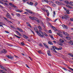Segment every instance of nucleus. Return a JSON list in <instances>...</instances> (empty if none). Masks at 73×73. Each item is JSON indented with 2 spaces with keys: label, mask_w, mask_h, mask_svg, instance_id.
<instances>
[{
  "label": "nucleus",
  "mask_w": 73,
  "mask_h": 73,
  "mask_svg": "<svg viewBox=\"0 0 73 73\" xmlns=\"http://www.w3.org/2000/svg\"><path fill=\"white\" fill-rule=\"evenodd\" d=\"M6 16V17L7 18H9V19H12V17L11 16V15H10L9 13H7Z\"/></svg>",
  "instance_id": "3"
},
{
  "label": "nucleus",
  "mask_w": 73,
  "mask_h": 73,
  "mask_svg": "<svg viewBox=\"0 0 73 73\" xmlns=\"http://www.w3.org/2000/svg\"><path fill=\"white\" fill-rule=\"evenodd\" d=\"M48 44H50V45H53V43H52V42L50 41H49L48 42Z\"/></svg>",
  "instance_id": "23"
},
{
  "label": "nucleus",
  "mask_w": 73,
  "mask_h": 73,
  "mask_svg": "<svg viewBox=\"0 0 73 73\" xmlns=\"http://www.w3.org/2000/svg\"><path fill=\"white\" fill-rule=\"evenodd\" d=\"M53 14L54 15H56V12H55V11H53Z\"/></svg>",
  "instance_id": "62"
},
{
  "label": "nucleus",
  "mask_w": 73,
  "mask_h": 73,
  "mask_svg": "<svg viewBox=\"0 0 73 73\" xmlns=\"http://www.w3.org/2000/svg\"><path fill=\"white\" fill-rule=\"evenodd\" d=\"M43 44L44 45V46L46 47V48H47V49H48L49 48V47H48V46L46 44H45L44 43H43Z\"/></svg>",
  "instance_id": "18"
},
{
  "label": "nucleus",
  "mask_w": 73,
  "mask_h": 73,
  "mask_svg": "<svg viewBox=\"0 0 73 73\" xmlns=\"http://www.w3.org/2000/svg\"><path fill=\"white\" fill-rule=\"evenodd\" d=\"M26 24L28 27H29L30 28H31V25H30L29 22H26Z\"/></svg>",
  "instance_id": "13"
},
{
  "label": "nucleus",
  "mask_w": 73,
  "mask_h": 73,
  "mask_svg": "<svg viewBox=\"0 0 73 73\" xmlns=\"http://www.w3.org/2000/svg\"><path fill=\"white\" fill-rule=\"evenodd\" d=\"M35 31L36 33H37V34L40 37H44V34L43 33H42V34L38 32V29H37L36 28L35 29L34 28Z\"/></svg>",
  "instance_id": "1"
},
{
  "label": "nucleus",
  "mask_w": 73,
  "mask_h": 73,
  "mask_svg": "<svg viewBox=\"0 0 73 73\" xmlns=\"http://www.w3.org/2000/svg\"><path fill=\"white\" fill-rule=\"evenodd\" d=\"M38 4V3H37L36 2L35 4V6H36V5H37Z\"/></svg>",
  "instance_id": "51"
},
{
  "label": "nucleus",
  "mask_w": 73,
  "mask_h": 73,
  "mask_svg": "<svg viewBox=\"0 0 73 73\" xmlns=\"http://www.w3.org/2000/svg\"><path fill=\"white\" fill-rule=\"evenodd\" d=\"M14 35L15 36V37H17V38H21V37H20L17 35H15V34H14Z\"/></svg>",
  "instance_id": "20"
},
{
  "label": "nucleus",
  "mask_w": 73,
  "mask_h": 73,
  "mask_svg": "<svg viewBox=\"0 0 73 73\" xmlns=\"http://www.w3.org/2000/svg\"><path fill=\"white\" fill-rule=\"evenodd\" d=\"M17 29L18 30H19V31H20V32H23V30L21 29L17 28Z\"/></svg>",
  "instance_id": "12"
},
{
  "label": "nucleus",
  "mask_w": 73,
  "mask_h": 73,
  "mask_svg": "<svg viewBox=\"0 0 73 73\" xmlns=\"http://www.w3.org/2000/svg\"><path fill=\"white\" fill-rule=\"evenodd\" d=\"M42 9L43 11H46V10H45V9H44V8H42Z\"/></svg>",
  "instance_id": "46"
},
{
  "label": "nucleus",
  "mask_w": 73,
  "mask_h": 73,
  "mask_svg": "<svg viewBox=\"0 0 73 73\" xmlns=\"http://www.w3.org/2000/svg\"><path fill=\"white\" fill-rule=\"evenodd\" d=\"M6 56L8 58H10V56H9V55H7Z\"/></svg>",
  "instance_id": "45"
},
{
  "label": "nucleus",
  "mask_w": 73,
  "mask_h": 73,
  "mask_svg": "<svg viewBox=\"0 0 73 73\" xmlns=\"http://www.w3.org/2000/svg\"><path fill=\"white\" fill-rule=\"evenodd\" d=\"M50 18H49L48 17L47 18V19L46 20H48V21H50Z\"/></svg>",
  "instance_id": "47"
},
{
  "label": "nucleus",
  "mask_w": 73,
  "mask_h": 73,
  "mask_svg": "<svg viewBox=\"0 0 73 73\" xmlns=\"http://www.w3.org/2000/svg\"><path fill=\"white\" fill-rule=\"evenodd\" d=\"M10 59H11V60H12V59H13V56H11V57H10Z\"/></svg>",
  "instance_id": "53"
},
{
  "label": "nucleus",
  "mask_w": 73,
  "mask_h": 73,
  "mask_svg": "<svg viewBox=\"0 0 73 73\" xmlns=\"http://www.w3.org/2000/svg\"><path fill=\"white\" fill-rule=\"evenodd\" d=\"M27 1H28V0H23V2H26Z\"/></svg>",
  "instance_id": "57"
},
{
  "label": "nucleus",
  "mask_w": 73,
  "mask_h": 73,
  "mask_svg": "<svg viewBox=\"0 0 73 73\" xmlns=\"http://www.w3.org/2000/svg\"><path fill=\"white\" fill-rule=\"evenodd\" d=\"M44 1L45 2L47 3H49V1H48V0H44Z\"/></svg>",
  "instance_id": "41"
},
{
  "label": "nucleus",
  "mask_w": 73,
  "mask_h": 73,
  "mask_svg": "<svg viewBox=\"0 0 73 73\" xmlns=\"http://www.w3.org/2000/svg\"><path fill=\"white\" fill-rule=\"evenodd\" d=\"M9 5H10V6L12 7H13L14 8H17V6H15V5H14L13 3H9Z\"/></svg>",
  "instance_id": "7"
},
{
  "label": "nucleus",
  "mask_w": 73,
  "mask_h": 73,
  "mask_svg": "<svg viewBox=\"0 0 73 73\" xmlns=\"http://www.w3.org/2000/svg\"><path fill=\"white\" fill-rule=\"evenodd\" d=\"M5 32H6V33H9V32L8 31H5Z\"/></svg>",
  "instance_id": "63"
},
{
  "label": "nucleus",
  "mask_w": 73,
  "mask_h": 73,
  "mask_svg": "<svg viewBox=\"0 0 73 73\" xmlns=\"http://www.w3.org/2000/svg\"><path fill=\"white\" fill-rule=\"evenodd\" d=\"M69 11H70L69 10V9L67 10L66 11V13H67V14H69L70 13H69Z\"/></svg>",
  "instance_id": "26"
},
{
  "label": "nucleus",
  "mask_w": 73,
  "mask_h": 73,
  "mask_svg": "<svg viewBox=\"0 0 73 73\" xmlns=\"http://www.w3.org/2000/svg\"><path fill=\"white\" fill-rule=\"evenodd\" d=\"M0 66H1V68L2 69H3V70H7V69H6L5 68H4V67H3V66H1V65H0Z\"/></svg>",
  "instance_id": "16"
},
{
  "label": "nucleus",
  "mask_w": 73,
  "mask_h": 73,
  "mask_svg": "<svg viewBox=\"0 0 73 73\" xmlns=\"http://www.w3.org/2000/svg\"><path fill=\"white\" fill-rule=\"evenodd\" d=\"M52 48H51L50 49V50H51L52 51L54 52H55V53H57V52L56 50H55V49H56V50H57V47L54 46H53L52 47Z\"/></svg>",
  "instance_id": "2"
},
{
  "label": "nucleus",
  "mask_w": 73,
  "mask_h": 73,
  "mask_svg": "<svg viewBox=\"0 0 73 73\" xmlns=\"http://www.w3.org/2000/svg\"><path fill=\"white\" fill-rule=\"evenodd\" d=\"M62 49V47L60 46L58 48H57V50H61Z\"/></svg>",
  "instance_id": "29"
},
{
  "label": "nucleus",
  "mask_w": 73,
  "mask_h": 73,
  "mask_svg": "<svg viewBox=\"0 0 73 73\" xmlns=\"http://www.w3.org/2000/svg\"><path fill=\"white\" fill-rule=\"evenodd\" d=\"M70 21H73V18H71L70 19Z\"/></svg>",
  "instance_id": "52"
},
{
  "label": "nucleus",
  "mask_w": 73,
  "mask_h": 73,
  "mask_svg": "<svg viewBox=\"0 0 73 73\" xmlns=\"http://www.w3.org/2000/svg\"><path fill=\"white\" fill-rule=\"evenodd\" d=\"M57 35H58V36H60V37H62V34H60L59 33H57Z\"/></svg>",
  "instance_id": "25"
},
{
  "label": "nucleus",
  "mask_w": 73,
  "mask_h": 73,
  "mask_svg": "<svg viewBox=\"0 0 73 73\" xmlns=\"http://www.w3.org/2000/svg\"><path fill=\"white\" fill-rule=\"evenodd\" d=\"M14 57H15V58H19V57L15 55Z\"/></svg>",
  "instance_id": "43"
},
{
  "label": "nucleus",
  "mask_w": 73,
  "mask_h": 73,
  "mask_svg": "<svg viewBox=\"0 0 73 73\" xmlns=\"http://www.w3.org/2000/svg\"><path fill=\"white\" fill-rule=\"evenodd\" d=\"M68 55H70V56H71V57H72L73 58V55L71 53H69Z\"/></svg>",
  "instance_id": "28"
},
{
  "label": "nucleus",
  "mask_w": 73,
  "mask_h": 73,
  "mask_svg": "<svg viewBox=\"0 0 73 73\" xmlns=\"http://www.w3.org/2000/svg\"><path fill=\"white\" fill-rule=\"evenodd\" d=\"M29 18L31 19V20H33V17H29Z\"/></svg>",
  "instance_id": "37"
},
{
  "label": "nucleus",
  "mask_w": 73,
  "mask_h": 73,
  "mask_svg": "<svg viewBox=\"0 0 73 73\" xmlns=\"http://www.w3.org/2000/svg\"><path fill=\"white\" fill-rule=\"evenodd\" d=\"M46 12L47 16H49V11H48V10H46Z\"/></svg>",
  "instance_id": "17"
},
{
  "label": "nucleus",
  "mask_w": 73,
  "mask_h": 73,
  "mask_svg": "<svg viewBox=\"0 0 73 73\" xmlns=\"http://www.w3.org/2000/svg\"><path fill=\"white\" fill-rule=\"evenodd\" d=\"M65 17V19H67L68 18H69V16L68 15H64Z\"/></svg>",
  "instance_id": "14"
},
{
  "label": "nucleus",
  "mask_w": 73,
  "mask_h": 73,
  "mask_svg": "<svg viewBox=\"0 0 73 73\" xmlns=\"http://www.w3.org/2000/svg\"><path fill=\"white\" fill-rule=\"evenodd\" d=\"M69 4H70V5H73V2H70Z\"/></svg>",
  "instance_id": "31"
},
{
  "label": "nucleus",
  "mask_w": 73,
  "mask_h": 73,
  "mask_svg": "<svg viewBox=\"0 0 73 73\" xmlns=\"http://www.w3.org/2000/svg\"><path fill=\"white\" fill-rule=\"evenodd\" d=\"M30 29L31 32H32V33H33L34 35H35V33H34V32H33V31H32L31 29Z\"/></svg>",
  "instance_id": "38"
},
{
  "label": "nucleus",
  "mask_w": 73,
  "mask_h": 73,
  "mask_svg": "<svg viewBox=\"0 0 73 73\" xmlns=\"http://www.w3.org/2000/svg\"><path fill=\"white\" fill-rule=\"evenodd\" d=\"M28 4H30L31 5H33V3L31 2H30V3H28Z\"/></svg>",
  "instance_id": "32"
},
{
  "label": "nucleus",
  "mask_w": 73,
  "mask_h": 73,
  "mask_svg": "<svg viewBox=\"0 0 73 73\" xmlns=\"http://www.w3.org/2000/svg\"><path fill=\"white\" fill-rule=\"evenodd\" d=\"M50 27L54 31H57V29L54 27L52 25Z\"/></svg>",
  "instance_id": "10"
},
{
  "label": "nucleus",
  "mask_w": 73,
  "mask_h": 73,
  "mask_svg": "<svg viewBox=\"0 0 73 73\" xmlns=\"http://www.w3.org/2000/svg\"><path fill=\"white\" fill-rule=\"evenodd\" d=\"M25 11H27V12H28L29 13H30V14H33V15H34V14H35V13H34L32 12V11H31V10L26 9Z\"/></svg>",
  "instance_id": "5"
},
{
  "label": "nucleus",
  "mask_w": 73,
  "mask_h": 73,
  "mask_svg": "<svg viewBox=\"0 0 73 73\" xmlns=\"http://www.w3.org/2000/svg\"><path fill=\"white\" fill-rule=\"evenodd\" d=\"M38 28L39 30V32H40V33H41V34L43 33L41 31H42V28H41V27L40 26H38Z\"/></svg>",
  "instance_id": "4"
},
{
  "label": "nucleus",
  "mask_w": 73,
  "mask_h": 73,
  "mask_svg": "<svg viewBox=\"0 0 73 73\" xmlns=\"http://www.w3.org/2000/svg\"><path fill=\"white\" fill-rule=\"evenodd\" d=\"M1 72L3 73H4V71L3 70H1Z\"/></svg>",
  "instance_id": "49"
},
{
  "label": "nucleus",
  "mask_w": 73,
  "mask_h": 73,
  "mask_svg": "<svg viewBox=\"0 0 73 73\" xmlns=\"http://www.w3.org/2000/svg\"><path fill=\"white\" fill-rule=\"evenodd\" d=\"M63 34H64L65 35H66V36H69V34L66 33V32H64V31H63Z\"/></svg>",
  "instance_id": "11"
},
{
  "label": "nucleus",
  "mask_w": 73,
  "mask_h": 73,
  "mask_svg": "<svg viewBox=\"0 0 73 73\" xmlns=\"http://www.w3.org/2000/svg\"><path fill=\"white\" fill-rule=\"evenodd\" d=\"M8 45L9 46H13V45L11 44H8Z\"/></svg>",
  "instance_id": "54"
},
{
  "label": "nucleus",
  "mask_w": 73,
  "mask_h": 73,
  "mask_svg": "<svg viewBox=\"0 0 73 73\" xmlns=\"http://www.w3.org/2000/svg\"><path fill=\"white\" fill-rule=\"evenodd\" d=\"M68 68L70 70H72V71H73V69L72 68L70 67H68Z\"/></svg>",
  "instance_id": "36"
},
{
  "label": "nucleus",
  "mask_w": 73,
  "mask_h": 73,
  "mask_svg": "<svg viewBox=\"0 0 73 73\" xmlns=\"http://www.w3.org/2000/svg\"><path fill=\"white\" fill-rule=\"evenodd\" d=\"M63 8L64 9V10H65V11H66V10H67V9L66 8L64 7H63Z\"/></svg>",
  "instance_id": "64"
},
{
  "label": "nucleus",
  "mask_w": 73,
  "mask_h": 73,
  "mask_svg": "<svg viewBox=\"0 0 73 73\" xmlns=\"http://www.w3.org/2000/svg\"><path fill=\"white\" fill-rule=\"evenodd\" d=\"M59 41L60 42H64V41L61 39H60Z\"/></svg>",
  "instance_id": "21"
},
{
  "label": "nucleus",
  "mask_w": 73,
  "mask_h": 73,
  "mask_svg": "<svg viewBox=\"0 0 73 73\" xmlns=\"http://www.w3.org/2000/svg\"><path fill=\"white\" fill-rule=\"evenodd\" d=\"M66 7H68V8H70L71 9H72V7L70 6L69 5H66Z\"/></svg>",
  "instance_id": "19"
},
{
  "label": "nucleus",
  "mask_w": 73,
  "mask_h": 73,
  "mask_svg": "<svg viewBox=\"0 0 73 73\" xmlns=\"http://www.w3.org/2000/svg\"><path fill=\"white\" fill-rule=\"evenodd\" d=\"M38 52L39 53H40V54H41L42 53V52H41V50H39L38 51Z\"/></svg>",
  "instance_id": "35"
},
{
  "label": "nucleus",
  "mask_w": 73,
  "mask_h": 73,
  "mask_svg": "<svg viewBox=\"0 0 73 73\" xmlns=\"http://www.w3.org/2000/svg\"><path fill=\"white\" fill-rule=\"evenodd\" d=\"M47 54L48 55V56H51V54H50V50H48L47 51Z\"/></svg>",
  "instance_id": "15"
},
{
  "label": "nucleus",
  "mask_w": 73,
  "mask_h": 73,
  "mask_svg": "<svg viewBox=\"0 0 73 73\" xmlns=\"http://www.w3.org/2000/svg\"><path fill=\"white\" fill-rule=\"evenodd\" d=\"M61 18L62 19H65V16H62Z\"/></svg>",
  "instance_id": "34"
},
{
  "label": "nucleus",
  "mask_w": 73,
  "mask_h": 73,
  "mask_svg": "<svg viewBox=\"0 0 73 73\" xmlns=\"http://www.w3.org/2000/svg\"><path fill=\"white\" fill-rule=\"evenodd\" d=\"M7 53V51L6 50L4 49L2 50L0 52V53H4V54H6Z\"/></svg>",
  "instance_id": "6"
},
{
  "label": "nucleus",
  "mask_w": 73,
  "mask_h": 73,
  "mask_svg": "<svg viewBox=\"0 0 73 73\" xmlns=\"http://www.w3.org/2000/svg\"><path fill=\"white\" fill-rule=\"evenodd\" d=\"M64 1L66 4H69V2L68 1Z\"/></svg>",
  "instance_id": "33"
},
{
  "label": "nucleus",
  "mask_w": 73,
  "mask_h": 73,
  "mask_svg": "<svg viewBox=\"0 0 73 73\" xmlns=\"http://www.w3.org/2000/svg\"><path fill=\"white\" fill-rule=\"evenodd\" d=\"M44 35L45 36H48V35H47V34H46L44 33Z\"/></svg>",
  "instance_id": "59"
},
{
  "label": "nucleus",
  "mask_w": 73,
  "mask_h": 73,
  "mask_svg": "<svg viewBox=\"0 0 73 73\" xmlns=\"http://www.w3.org/2000/svg\"><path fill=\"white\" fill-rule=\"evenodd\" d=\"M23 37L25 38H28V37L25 35H23Z\"/></svg>",
  "instance_id": "22"
},
{
  "label": "nucleus",
  "mask_w": 73,
  "mask_h": 73,
  "mask_svg": "<svg viewBox=\"0 0 73 73\" xmlns=\"http://www.w3.org/2000/svg\"><path fill=\"white\" fill-rule=\"evenodd\" d=\"M21 44L22 45H23V46L25 45V44H24V42H21Z\"/></svg>",
  "instance_id": "39"
},
{
  "label": "nucleus",
  "mask_w": 73,
  "mask_h": 73,
  "mask_svg": "<svg viewBox=\"0 0 73 73\" xmlns=\"http://www.w3.org/2000/svg\"><path fill=\"white\" fill-rule=\"evenodd\" d=\"M15 32H16V33H18V34L19 35H20V36H21V34H20V33L19 31H15Z\"/></svg>",
  "instance_id": "24"
},
{
  "label": "nucleus",
  "mask_w": 73,
  "mask_h": 73,
  "mask_svg": "<svg viewBox=\"0 0 73 73\" xmlns=\"http://www.w3.org/2000/svg\"><path fill=\"white\" fill-rule=\"evenodd\" d=\"M3 18L4 19H5V20H7V18L4 17Z\"/></svg>",
  "instance_id": "58"
},
{
  "label": "nucleus",
  "mask_w": 73,
  "mask_h": 73,
  "mask_svg": "<svg viewBox=\"0 0 73 73\" xmlns=\"http://www.w3.org/2000/svg\"><path fill=\"white\" fill-rule=\"evenodd\" d=\"M52 6H53V7H56V5L55 4H52Z\"/></svg>",
  "instance_id": "55"
},
{
  "label": "nucleus",
  "mask_w": 73,
  "mask_h": 73,
  "mask_svg": "<svg viewBox=\"0 0 73 73\" xmlns=\"http://www.w3.org/2000/svg\"><path fill=\"white\" fill-rule=\"evenodd\" d=\"M26 67H27L29 69V68H30L29 67V66H28V65H27V64H26Z\"/></svg>",
  "instance_id": "48"
},
{
  "label": "nucleus",
  "mask_w": 73,
  "mask_h": 73,
  "mask_svg": "<svg viewBox=\"0 0 73 73\" xmlns=\"http://www.w3.org/2000/svg\"><path fill=\"white\" fill-rule=\"evenodd\" d=\"M62 69H64V70H66V71H67V70H66V68H63Z\"/></svg>",
  "instance_id": "44"
},
{
  "label": "nucleus",
  "mask_w": 73,
  "mask_h": 73,
  "mask_svg": "<svg viewBox=\"0 0 73 73\" xmlns=\"http://www.w3.org/2000/svg\"><path fill=\"white\" fill-rule=\"evenodd\" d=\"M16 15L18 17H20V14H19V13L16 14Z\"/></svg>",
  "instance_id": "30"
},
{
  "label": "nucleus",
  "mask_w": 73,
  "mask_h": 73,
  "mask_svg": "<svg viewBox=\"0 0 73 73\" xmlns=\"http://www.w3.org/2000/svg\"><path fill=\"white\" fill-rule=\"evenodd\" d=\"M17 11L19 12H20V13H21V12H23V11H20L19 10V11Z\"/></svg>",
  "instance_id": "56"
},
{
  "label": "nucleus",
  "mask_w": 73,
  "mask_h": 73,
  "mask_svg": "<svg viewBox=\"0 0 73 73\" xmlns=\"http://www.w3.org/2000/svg\"><path fill=\"white\" fill-rule=\"evenodd\" d=\"M49 33H52V31L51 30H50L49 31Z\"/></svg>",
  "instance_id": "50"
},
{
  "label": "nucleus",
  "mask_w": 73,
  "mask_h": 73,
  "mask_svg": "<svg viewBox=\"0 0 73 73\" xmlns=\"http://www.w3.org/2000/svg\"><path fill=\"white\" fill-rule=\"evenodd\" d=\"M70 44L71 45H73V41L72 40H70Z\"/></svg>",
  "instance_id": "27"
},
{
  "label": "nucleus",
  "mask_w": 73,
  "mask_h": 73,
  "mask_svg": "<svg viewBox=\"0 0 73 73\" xmlns=\"http://www.w3.org/2000/svg\"><path fill=\"white\" fill-rule=\"evenodd\" d=\"M0 3H1V4H4V3H3V2H2L1 1H0Z\"/></svg>",
  "instance_id": "61"
},
{
  "label": "nucleus",
  "mask_w": 73,
  "mask_h": 73,
  "mask_svg": "<svg viewBox=\"0 0 73 73\" xmlns=\"http://www.w3.org/2000/svg\"><path fill=\"white\" fill-rule=\"evenodd\" d=\"M62 27H63L64 28H65L66 29H68V26L66 25H62Z\"/></svg>",
  "instance_id": "9"
},
{
  "label": "nucleus",
  "mask_w": 73,
  "mask_h": 73,
  "mask_svg": "<svg viewBox=\"0 0 73 73\" xmlns=\"http://www.w3.org/2000/svg\"><path fill=\"white\" fill-rule=\"evenodd\" d=\"M4 1L5 2H6V3H7V2H8V1H7V0H4Z\"/></svg>",
  "instance_id": "60"
},
{
  "label": "nucleus",
  "mask_w": 73,
  "mask_h": 73,
  "mask_svg": "<svg viewBox=\"0 0 73 73\" xmlns=\"http://www.w3.org/2000/svg\"><path fill=\"white\" fill-rule=\"evenodd\" d=\"M56 3V4H57L58 5H63V3H61V2H59L58 1H56L55 2Z\"/></svg>",
  "instance_id": "8"
},
{
  "label": "nucleus",
  "mask_w": 73,
  "mask_h": 73,
  "mask_svg": "<svg viewBox=\"0 0 73 73\" xmlns=\"http://www.w3.org/2000/svg\"><path fill=\"white\" fill-rule=\"evenodd\" d=\"M24 14H25V15H28V14H29L27 12H25L24 13Z\"/></svg>",
  "instance_id": "42"
},
{
  "label": "nucleus",
  "mask_w": 73,
  "mask_h": 73,
  "mask_svg": "<svg viewBox=\"0 0 73 73\" xmlns=\"http://www.w3.org/2000/svg\"><path fill=\"white\" fill-rule=\"evenodd\" d=\"M36 19H37L36 17H33V20H36Z\"/></svg>",
  "instance_id": "40"
}]
</instances>
